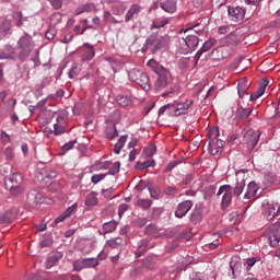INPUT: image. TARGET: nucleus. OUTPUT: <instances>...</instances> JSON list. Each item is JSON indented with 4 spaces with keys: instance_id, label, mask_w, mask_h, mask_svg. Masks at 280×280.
Returning a JSON list of instances; mask_svg holds the SVG:
<instances>
[{
    "instance_id": "nucleus-50",
    "label": "nucleus",
    "mask_w": 280,
    "mask_h": 280,
    "mask_svg": "<svg viewBox=\"0 0 280 280\" xmlns=\"http://www.w3.org/2000/svg\"><path fill=\"white\" fill-rule=\"evenodd\" d=\"M143 268H147L148 270H154V259L152 257H147L142 261Z\"/></svg>"
},
{
    "instance_id": "nucleus-8",
    "label": "nucleus",
    "mask_w": 280,
    "mask_h": 280,
    "mask_svg": "<svg viewBox=\"0 0 280 280\" xmlns=\"http://www.w3.org/2000/svg\"><path fill=\"white\" fill-rule=\"evenodd\" d=\"M259 137H261V133L253 129H249L245 132L243 141L247 145V150L253 151L255 148H257V143H259Z\"/></svg>"
},
{
    "instance_id": "nucleus-10",
    "label": "nucleus",
    "mask_w": 280,
    "mask_h": 280,
    "mask_svg": "<svg viewBox=\"0 0 280 280\" xmlns=\"http://www.w3.org/2000/svg\"><path fill=\"white\" fill-rule=\"evenodd\" d=\"M244 187H246V174L244 173V170H240L236 172V183L233 188V196L240 198L244 191Z\"/></svg>"
},
{
    "instance_id": "nucleus-1",
    "label": "nucleus",
    "mask_w": 280,
    "mask_h": 280,
    "mask_svg": "<svg viewBox=\"0 0 280 280\" xmlns=\"http://www.w3.org/2000/svg\"><path fill=\"white\" fill-rule=\"evenodd\" d=\"M148 67H150L153 73H156L158 75V79L154 83L155 91H163V89L172 86L174 78L172 77V72L170 71V69L163 67V65L156 62V60L154 59L149 60Z\"/></svg>"
},
{
    "instance_id": "nucleus-31",
    "label": "nucleus",
    "mask_w": 280,
    "mask_h": 280,
    "mask_svg": "<svg viewBox=\"0 0 280 280\" xmlns=\"http://www.w3.org/2000/svg\"><path fill=\"white\" fill-rule=\"evenodd\" d=\"M38 198H40V194H38V190L31 189L27 194V200L28 202H32V205H38Z\"/></svg>"
},
{
    "instance_id": "nucleus-37",
    "label": "nucleus",
    "mask_w": 280,
    "mask_h": 280,
    "mask_svg": "<svg viewBox=\"0 0 280 280\" xmlns=\"http://www.w3.org/2000/svg\"><path fill=\"white\" fill-rule=\"evenodd\" d=\"M126 139H128V136H121L117 143L114 147L115 154H119L121 152V148L126 144Z\"/></svg>"
},
{
    "instance_id": "nucleus-54",
    "label": "nucleus",
    "mask_w": 280,
    "mask_h": 280,
    "mask_svg": "<svg viewBox=\"0 0 280 280\" xmlns=\"http://www.w3.org/2000/svg\"><path fill=\"white\" fill-rule=\"evenodd\" d=\"M164 194L166 196H176V194H178V188H176L175 186H167L164 189Z\"/></svg>"
},
{
    "instance_id": "nucleus-3",
    "label": "nucleus",
    "mask_w": 280,
    "mask_h": 280,
    "mask_svg": "<svg viewBox=\"0 0 280 280\" xmlns=\"http://www.w3.org/2000/svg\"><path fill=\"white\" fill-rule=\"evenodd\" d=\"M18 49H20L18 52V60H20V62H25L32 55V51H34V40L32 39V36H22L18 40Z\"/></svg>"
},
{
    "instance_id": "nucleus-45",
    "label": "nucleus",
    "mask_w": 280,
    "mask_h": 280,
    "mask_svg": "<svg viewBox=\"0 0 280 280\" xmlns=\"http://www.w3.org/2000/svg\"><path fill=\"white\" fill-rule=\"evenodd\" d=\"M136 205L138 207H141V209H143L144 211H148V209H150V207H152V200L150 199H139Z\"/></svg>"
},
{
    "instance_id": "nucleus-16",
    "label": "nucleus",
    "mask_w": 280,
    "mask_h": 280,
    "mask_svg": "<svg viewBox=\"0 0 280 280\" xmlns=\"http://www.w3.org/2000/svg\"><path fill=\"white\" fill-rule=\"evenodd\" d=\"M141 10H142L141 5L137 3L131 4L125 15V23H130V21H132L133 19H137L139 14H141Z\"/></svg>"
},
{
    "instance_id": "nucleus-19",
    "label": "nucleus",
    "mask_w": 280,
    "mask_h": 280,
    "mask_svg": "<svg viewBox=\"0 0 280 280\" xmlns=\"http://www.w3.org/2000/svg\"><path fill=\"white\" fill-rule=\"evenodd\" d=\"M82 51H83V54H82L83 62L93 60V58H95V48H93V46L91 44H89V43L84 44Z\"/></svg>"
},
{
    "instance_id": "nucleus-6",
    "label": "nucleus",
    "mask_w": 280,
    "mask_h": 280,
    "mask_svg": "<svg viewBox=\"0 0 280 280\" xmlns=\"http://www.w3.org/2000/svg\"><path fill=\"white\" fill-rule=\"evenodd\" d=\"M129 80L131 82H136L141 89H148L150 84V78H148V74L145 72L139 70V69H132L128 72Z\"/></svg>"
},
{
    "instance_id": "nucleus-56",
    "label": "nucleus",
    "mask_w": 280,
    "mask_h": 280,
    "mask_svg": "<svg viewBox=\"0 0 280 280\" xmlns=\"http://www.w3.org/2000/svg\"><path fill=\"white\" fill-rule=\"evenodd\" d=\"M178 91H180V88L178 85H173L171 86L170 91L162 93V97H167L172 95V93H178Z\"/></svg>"
},
{
    "instance_id": "nucleus-35",
    "label": "nucleus",
    "mask_w": 280,
    "mask_h": 280,
    "mask_svg": "<svg viewBox=\"0 0 280 280\" xmlns=\"http://www.w3.org/2000/svg\"><path fill=\"white\" fill-rule=\"evenodd\" d=\"M170 21L167 19H158L152 22L151 30H161V27H165Z\"/></svg>"
},
{
    "instance_id": "nucleus-39",
    "label": "nucleus",
    "mask_w": 280,
    "mask_h": 280,
    "mask_svg": "<svg viewBox=\"0 0 280 280\" xmlns=\"http://www.w3.org/2000/svg\"><path fill=\"white\" fill-rule=\"evenodd\" d=\"M12 18L18 27H21L23 25V21H25V18H23V13L21 11L13 12Z\"/></svg>"
},
{
    "instance_id": "nucleus-21",
    "label": "nucleus",
    "mask_w": 280,
    "mask_h": 280,
    "mask_svg": "<svg viewBox=\"0 0 280 280\" xmlns=\"http://www.w3.org/2000/svg\"><path fill=\"white\" fill-rule=\"evenodd\" d=\"M75 211V205L70 206L66 211H63L59 217L55 219V221L51 223L52 228H56L57 224H60V222H65L71 213Z\"/></svg>"
},
{
    "instance_id": "nucleus-58",
    "label": "nucleus",
    "mask_w": 280,
    "mask_h": 280,
    "mask_svg": "<svg viewBox=\"0 0 280 280\" xmlns=\"http://www.w3.org/2000/svg\"><path fill=\"white\" fill-rule=\"evenodd\" d=\"M66 129H67V126L65 125H54V132L56 136L62 135Z\"/></svg>"
},
{
    "instance_id": "nucleus-28",
    "label": "nucleus",
    "mask_w": 280,
    "mask_h": 280,
    "mask_svg": "<svg viewBox=\"0 0 280 280\" xmlns=\"http://www.w3.org/2000/svg\"><path fill=\"white\" fill-rule=\"evenodd\" d=\"M105 137H106V139H109V141H113V139H115V137H119L117 127L115 125L107 127L105 130Z\"/></svg>"
},
{
    "instance_id": "nucleus-62",
    "label": "nucleus",
    "mask_w": 280,
    "mask_h": 280,
    "mask_svg": "<svg viewBox=\"0 0 280 280\" xmlns=\"http://www.w3.org/2000/svg\"><path fill=\"white\" fill-rule=\"evenodd\" d=\"M176 165H178V162H176V161L170 162V163L166 165V167H165V170L163 171V173H164V174H167V173L172 172V170H174V167H176Z\"/></svg>"
},
{
    "instance_id": "nucleus-63",
    "label": "nucleus",
    "mask_w": 280,
    "mask_h": 280,
    "mask_svg": "<svg viewBox=\"0 0 280 280\" xmlns=\"http://www.w3.org/2000/svg\"><path fill=\"white\" fill-rule=\"evenodd\" d=\"M46 38H47V40H54V38H56V30L55 28H49L46 32Z\"/></svg>"
},
{
    "instance_id": "nucleus-33",
    "label": "nucleus",
    "mask_w": 280,
    "mask_h": 280,
    "mask_svg": "<svg viewBox=\"0 0 280 280\" xmlns=\"http://www.w3.org/2000/svg\"><path fill=\"white\" fill-rule=\"evenodd\" d=\"M117 230V222L116 221H109L103 224V233L106 235V233H113Z\"/></svg>"
},
{
    "instance_id": "nucleus-2",
    "label": "nucleus",
    "mask_w": 280,
    "mask_h": 280,
    "mask_svg": "<svg viewBox=\"0 0 280 280\" xmlns=\"http://www.w3.org/2000/svg\"><path fill=\"white\" fill-rule=\"evenodd\" d=\"M166 43H170V35L159 36V32L152 33L145 40L142 54H145L148 49L151 50V54H156L163 49V45Z\"/></svg>"
},
{
    "instance_id": "nucleus-52",
    "label": "nucleus",
    "mask_w": 280,
    "mask_h": 280,
    "mask_svg": "<svg viewBox=\"0 0 280 280\" xmlns=\"http://www.w3.org/2000/svg\"><path fill=\"white\" fill-rule=\"evenodd\" d=\"M120 167H121V162H115L113 167L109 168L107 174L109 176H115V174H119Z\"/></svg>"
},
{
    "instance_id": "nucleus-55",
    "label": "nucleus",
    "mask_w": 280,
    "mask_h": 280,
    "mask_svg": "<svg viewBox=\"0 0 280 280\" xmlns=\"http://www.w3.org/2000/svg\"><path fill=\"white\" fill-rule=\"evenodd\" d=\"M264 93H266V92H264V90L258 88V90L256 92L250 94V102H255V101L259 100V97H261V95H264Z\"/></svg>"
},
{
    "instance_id": "nucleus-64",
    "label": "nucleus",
    "mask_w": 280,
    "mask_h": 280,
    "mask_svg": "<svg viewBox=\"0 0 280 280\" xmlns=\"http://www.w3.org/2000/svg\"><path fill=\"white\" fill-rule=\"evenodd\" d=\"M135 224L136 226H140V228L145 226V224H148V219L139 218L135 221Z\"/></svg>"
},
{
    "instance_id": "nucleus-42",
    "label": "nucleus",
    "mask_w": 280,
    "mask_h": 280,
    "mask_svg": "<svg viewBox=\"0 0 280 280\" xmlns=\"http://www.w3.org/2000/svg\"><path fill=\"white\" fill-rule=\"evenodd\" d=\"M84 268H86L85 258H80L73 262V269L77 272H80V270H84Z\"/></svg>"
},
{
    "instance_id": "nucleus-46",
    "label": "nucleus",
    "mask_w": 280,
    "mask_h": 280,
    "mask_svg": "<svg viewBox=\"0 0 280 280\" xmlns=\"http://www.w3.org/2000/svg\"><path fill=\"white\" fill-rule=\"evenodd\" d=\"M52 117H55L56 121H57V124H55V125H57V126H67V116H65V114L55 113L52 115Z\"/></svg>"
},
{
    "instance_id": "nucleus-7",
    "label": "nucleus",
    "mask_w": 280,
    "mask_h": 280,
    "mask_svg": "<svg viewBox=\"0 0 280 280\" xmlns=\"http://www.w3.org/2000/svg\"><path fill=\"white\" fill-rule=\"evenodd\" d=\"M172 106H173V117H179V115H187V113H191V106H194V100H185L184 102L172 104Z\"/></svg>"
},
{
    "instance_id": "nucleus-41",
    "label": "nucleus",
    "mask_w": 280,
    "mask_h": 280,
    "mask_svg": "<svg viewBox=\"0 0 280 280\" xmlns=\"http://www.w3.org/2000/svg\"><path fill=\"white\" fill-rule=\"evenodd\" d=\"M217 40L215 38H210L209 40L205 42L201 48L199 49L201 52L206 54V51H209L212 47H214Z\"/></svg>"
},
{
    "instance_id": "nucleus-59",
    "label": "nucleus",
    "mask_w": 280,
    "mask_h": 280,
    "mask_svg": "<svg viewBox=\"0 0 280 280\" xmlns=\"http://www.w3.org/2000/svg\"><path fill=\"white\" fill-rule=\"evenodd\" d=\"M106 178V174H97L92 176V183L97 185V183L104 180Z\"/></svg>"
},
{
    "instance_id": "nucleus-60",
    "label": "nucleus",
    "mask_w": 280,
    "mask_h": 280,
    "mask_svg": "<svg viewBox=\"0 0 280 280\" xmlns=\"http://www.w3.org/2000/svg\"><path fill=\"white\" fill-rule=\"evenodd\" d=\"M58 176V173L51 168L45 171V176L44 178H49V179H52V178H56Z\"/></svg>"
},
{
    "instance_id": "nucleus-27",
    "label": "nucleus",
    "mask_w": 280,
    "mask_h": 280,
    "mask_svg": "<svg viewBox=\"0 0 280 280\" xmlns=\"http://www.w3.org/2000/svg\"><path fill=\"white\" fill-rule=\"evenodd\" d=\"M230 268L232 270L233 277H237L242 272V262L238 260L232 259L230 261Z\"/></svg>"
},
{
    "instance_id": "nucleus-36",
    "label": "nucleus",
    "mask_w": 280,
    "mask_h": 280,
    "mask_svg": "<svg viewBox=\"0 0 280 280\" xmlns=\"http://www.w3.org/2000/svg\"><path fill=\"white\" fill-rule=\"evenodd\" d=\"M61 257H62V253H56V254H52L50 257H48L47 268H51V266H56V264L60 261Z\"/></svg>"
},
{
    "instance_id": "nucleus-9",
    "label": "nucleus",
    "mask_w": 280,
    "mask_h": 280,
    "mask_svg": "<svg viewBox=\"0 0 280 280\" xmlns=\"http://www.w3.org/2000/svg\"><path fill=\"white\" fill-rule=\"evenodd\" d=\"M217 196H222L221 207L222 209H226L233 200V187H231V185L221 186Z\"/></svg>"
},
{
    "instance_id": "nucleus-40",
    "label": "nucleus",
    "mask_w": 280,
    "mask_h": 280,
    "mask_svg": "<svg viewBox=\"0 0 280 280\" xmlns=\"http://www.w3.org/2000/svg\"><path fill=\"white\" fill-rule=\"evenodd\" d=\"M202 221V211L200 210H195L191 214H190V222L192 224H198L199 222Z\"/></svg>"
},
{
    "instance_id": "nucleus-23",
    "label": "nucleus",
    "mask_w": 280,
    "mask_h": 280,
    "mask_svg": "<svg viewBox=\"0 0 280 280\" xmlns=\"http://www.w3.org/2000/svg\"><path fill=\"white\" fill-rule=\"evenodd\" d=\"M84 12H97V7L95 3H86L74 10L75 16H80V14H84Z\"/></svg>"
},
{
    "instance_id": "nucleus-15",
    "label": "nucleus",
    "mask_w": 280,
    "mask_h": 280,
    "mask_svg": "<svg viewBox=\"0 0 280 280\" xmlns=\"http://www.w3.org/2000/svg\"><path fill=\"white\" fill-rule=\"evenodd\" d=\"M208 150L212 156H215V154H222V150H224V141L220 139L210 140Z\"/></svg>"
},
{
    "instance_id": "nucleus-48",
    "label": "nucleus",
    "mask_w": 280,
    "mask_h": 280,
    "mask_svg": "<svg viewBox=\"0 0 280 280\" xmlns=\"http://www.w3.org/2000/svg\"><path fill=\"white\" fill-rule=\"evenodd\" d=\"M155 153H156V145H154V144H151V145L144 148V150H143V154L147 159L154 156Z\"/></svg>"
},
{
    "instance_id": "nucleus-32",
    "label": "nucleus",
    "mask_w": 280,
    "mask_h": 280,
    "mask_svg": "<svg viewBox=\"0 0 280 280\" xmlns=\"http://www.w3.org/2000/svg\"><path fill=\"white\" fill-rule=\"evenodd\" d=\"M86 207H95L97 205V192L92 191L86 196L85 199Z\"/></svg>"
},
{
    "instance_id": "nucleus-61",
    "label": "nucleus",
    "mask_w": 280,
    "mask_h": 280,
    "mask_svg": "<svg viewBox=\"0 0 280 280\" xmlns=\"http://www.w3.org/2000/svg\"><path fill=\"white\" fill-rule=\"evenodd\" d=\"M4 154L8 161H12V159H14V149L12 147H7Z\"/></svg>"
},
{
    "instance_id": "nucleus-47",
    "label": "nucleus",
    "mask_w": 280,
    "mask_h": 280,
    "mask_svg": "<svg viewBox=\"0 0 280 280\" xmlns=\"http://www.w3.org/2000/svg\"><path fill=\"white\" fill-rule=\"evenodd\" d=\"M7 51H10V55H5L3 52H0V60H12L14 57V48L12 46L8 45L5 46Z\"/></svg>"
},
{
    "instance_id": "nucleus-17",
    "label": "nucleus",
    "mask_w": 280,
    "mask_h": 280,
    "mask_svg": "<svg viewBox=\"0 0 280 280\" xmlns=\"http://www.w3.org/2000/svg\"><path fill=\"white\" fill-rule=\"evenodd\" d=\"M183 40L187 47V52L196 51V47H198V43L200 40L198 39V36L196 35H188L186 37H183Z\"/></svg>"
},
{
    "instance_id": "nucleus-13",
    "label": "nucleus",
    "mask_w": 280,
    "mask_h": 280,
    "mask_svg": "<svg viewBox=\"0 0 280 280\" xmlns=\"http://www.w3.org/2000/svg\"><path fill=\"white\" fill-rule=\"evenodd\" d=\"M228 14L231 19V21H244V16H246V10H244V8L241 7H230L228 9Z\"/></svg>"
},
{
    "instance_id": "nucleus-26",
    "label": "nucleus",
    "mask_w": 280,
    "mask_h": 280,
    "mask_svg": "<svg viewBox=\"0 0 280 280\" xmlns=\"http://www.w3.org/2000/svg\"><path fill=\"white\" fill-rule=\"evenodd\" d=\"M250 113H253V109L240 107L236 110L235 119H237V121H242V119L250 117Z\"/></svg>"
},
{
    "instance_id": "nucleus-22",
    "label": "nucleus",
    "mask_w": 280,
    "mask_h": 280,
    "mask_svg": "<svg viewBox=\"0 0 280 280\" xmlns=\"http://www.w3.org/2000/svg\"><path fill=\"white\" fill-rule=\"evenodd\" d=\"M223 43L226 47H237L240 45V37H237V33L232 32L223 38Z\"/></svg>"
},
{
    "instance_id": "nucleus-24",
    "label": "nucleus",
    "mask_w": 280,
    "mask_h": 280,
    "mask_svg": "<svg viewBox=\"0 0 280 280\" xmlns=\"http://www.w3.org/2000/svg\"><path fill=\"white\" fill-rule=\"evenodd\" d=\"M257 191H259V186L255 182H250L247 185V190L244 195L245 200H248L250 198H255L257 196Z\"/></svg>"
},
{
    "instance_id": "nucleus-51",
    "label": "nucleus",
    "mask_w": 280,
    "mask_h": 280,
    "mask_svg": "<svg viewBox=\"0 0 280 280\" xmlns=\"http://www.w3.org/2000/svg\"><path fill=\"white\" fill-rule=\"evenodd\" d=\"M100 266L97 258H85V268H96Z\"/></svg>"
},
{
    "instance_id": "nucleus-49",
    "label": "nucleus",
    "mask_w": 280,
    "mask_h": 280,
    "mask_svg": "<svg viewBox=\"0 0 280 280\" xmlns=\"http://www.w3.org/2000/svg\"><path fill=\"white\" fill-rule=\"evenodd\" d=\"M220 129L218 127H213L208 131V138L210 141H213V139H220Z\"/></svg>"
},
{
    "instance_id": "nucleus-29",
    "label": "nucleus",
    "mask_w": 280,
    "mask_h": 280,
    "mask_svg": "<svg viewBox=\"0 0 280 280\" xmlns=\"http://www.w3.org/2000/svg\"><path fill=\"white\" fill-rule=\"evenodd\" d=\"M106 246H108V248H121V246H124V238H110L109 241H107Z\"/></svg>"
},
{
    "instance_id": "nucleus-5",
    "label": "nucleus",
    "mask_w": 280,
    "mask_h": 280,
    "mask_svg": "<svg viewBox=\"0 0 280 280\" xmlns=\"http://www.w3.org/2000/svg\"><path fill=\"white\" fill-rule=\"evenodd\" d=\"M265 237L267 238V242L272 248H277L279 246L280 242V223H275L271 226H269L265 233Z\"/></svg>"
},
{
    "instance_id": "nucleus-44",
    "label": "nucleus",
    "mask_w": 280,
    "mask_h": 280,
    "mask_svg": "<svg viewBox=\"0 0 280 280\" xmlns=\"http://www.w3.org/2000/svg\"><path fill=\"white\" fill-rule=\"evenodd\" d=\"M116 102L119 106L126 107L130 105V96L118 95Z\"/></svg>"
},
{
    "instance_id": "nucleus-11",
    "label": "nucleus",
    "mask_w": 280,
    "mask_h": 280,
    "mask_svg": "<svg viewBox=\"0 0 280 280\" xmlns=\"http://www.w3.org/2000/svg\"><path fill=\"white\" fill-rule=\"evenodd\" d=\"M264 215L267 220H275L276 215L280 213V205L277 202H262Z\"/></svg>"
},
{
    "instance_id": "nucleus-12",
    "label": "nucleus",
    "mask_w": 280,
    "mask_h": 280,
    "mask_svg": "<svg viewBox=\"0 0 280 280\" xmlns=\"http://www.w3.org/2000/svg\"><path fill=\"white\" fill-rule=\"evenodd\" d=\"M191 207H194V201L191 200H185L178 203L176 210H175V215L177 218H185L189 211H191Z\"/></svg>"
},
{
    "instance_id": "nucleus-53",
    "label": "nucleus",
    "mask_w": 280,
    "mask_h": 280,
    "mask_svg": "<svg viewBox=\"0 0 280 280\" xmlns=\"http://www.w3.org/2000/svg\"><path fill=\"white\" fill-rule=\"evenodd\" d=\"M159 232V228L155 224L147 225L144 233L145 235H154V233Z\"/></svg>"
},
{
    "instance_id": "nucleus-14",
    "label": "nucleus",
    "mask_w": 280,
    "mask_h": 280,
    "mask_svg": "<svg viewBox=\"0 0 280 280\" xmlns=\"http://www.w3.org/2000/svg\"><path fill=\"white\" fill-rule=\"evenodd\" d=\"M19 215V209L12 208L0 214V224H10L16 220Z\"/></svg>"
},
{
    "instance_id": "nucleus-20",
    "label": "nucleus",
    "mask_w": 280,
    "mask_h": 280,
    "mask_svg": "<svg viewBox=\"0 0 280 280\" xmlns=\"http://www.w3.org/2000/svg\"><path fill=\"white\" fill-rule=\"evenodd\" d=\"M249 86H250V83L248 82L247 78H242L238 80L237 91H238V97L241 100H244V96L246 95V91H248Z\"/></svg>"
},
{
    "instance_id": "nucleus-25",
    "label": "nucleus",
    "mask_w": 280,
    "mask_h": 280,
    "mask_svg": "<svg viewBox=\"0 0 280 280\" xmlns=\"http://www.w3.org/2000/svg\"><path fill=\"white\" fill-rule=\"evenodd\" d=\"M148 248H150V242L148 241V238L141 240L138 243L137 250L135 252L136 257H141L143 254L147 253Z\"/></svg>"
},
{
    "instance_id": "nucleus-18",
    "label": "nucleus",
    "mask_w": 280,
    "mask_h": 280,
    "mask_svg": "<svg viewBox=\"0 0 280 280\" xmlns=\"http://www.w3.org/2000/svg\"><path fill=\"white\" fill-rule=\"evenodd\" d=\"M160 8L168 14H174L178 8V0H165L160 3Z\"/></svg>"
},
{
    "instance_id": "nucleus-57",
    "label": "nucleus",
    "mask_w": 280,
    "mask_h": 280,
    "mask_svg": "<svg viewBox=\"0 0 280 280\" xmlns=\"http://www.w3.org/2000/svg\"><path fill=\"white\" fill-rule=\"evenodd\" d=\"M54 244V241H51L50 237L44 238L43 241L39 242L40 248H49Z\"/></svg>"
},
{
    "instance_id": "nucleus-38",
    "label": "nucleus",
    "mask_w": 280,
    "mask_h": 280,
    "mask_svg": "<svg viewBox=\"0 0 280 280\" xmlns=\"http://www.w3.org/2000/svg\"><path fill=\"white\" fill-rule=\"evenodd\" d=\"M80 71H82L80 65L73 63L68 75L71 80H73V78H78V75H80Z\"/></svg>"
},
{
    "instance_id": "nucleus-30",
    "label": "nucleus",
    "mask_w": 280,
    "mask_h": 280,
    "mask_svg": "<svg viewBox=\"0 0 280 280\" xmlns=\"http://www.w3.org/2000/svg\"><path fill=\"white\" fill-rule=\"evenodd\" d=\"M277 183V176L275 173H266L264 177V184L266 187H272V185H276Z\"/></svg>"
},
{
    "instance_id": "nucleus-4",
    "label": "nucleus",
    "mask_w": 280,
    "mask_h": 280,
    "mask_svg": "<svg viewBox=\"0 0 280 280\" xmlns=\"http://www.w3.org/2000/svg\"><path fill=\"white\" fill-rule=\"evenodd\" d=\"M23 175L21 173L12 174L8 180L5 182L7 189H10L13 196H19V194H23Z\"/></svg>"
},
{
    "instance_id": "nucleus-43",
    "label": "nucleus",
    "mask_w": 280,
    "mask_h": 280,
    "mask_svg": "<svg viewBox=\"0 0 280 280\" xmlns=\"http://www.w3.org/2000/svg\"><path fill=\"white\" fill-rule=\"evenodd\" d=\"M165 113H167L170 117H174V109L172 104L164 105L159 109V115H164Z\"/></svg>"
},
{
    "instance_id": "nucleus-34",
    "label": "nucleus",
    "mask_w": 280,
    "mask_h": 280,
    "mask_svg": "<svg viewBox=\"0 0 280 280\" xmlns=\"http://www.w3.org/2000/svg\"><path fill=\"white\" fill-rule=\"evenodd\" d=\"M154 165H156V162L154 160L137 162L136 170H148V167H154Z\"/></svg>"
}]
</instances>
